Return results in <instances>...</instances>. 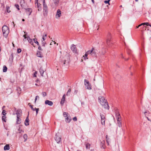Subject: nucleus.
Masks as SVG:
<instances>
[{"instance_id":"obj_9","label":"nucleus","mask_w":151,"mask_h":151,"mask_svg":"<svg viewBox=\"0 0 151 151\" xmlns=\"http://www.w3.org/2000/svg\"><path fill=\"white\" fill-rule=\"evenodd\" d=\"M99 101L100 104L101 102L104 103L107 101L105 99L104 97L102 96H100L99 97Z\"/></svg>"},{"instance_id":"obj_47","label":"nucleus","mask_w":151,"mask_h":151,"mask_svg":"<svg viewBox=\"0 0 151 151\" xmlns=\"http://www.w3.org/2000/svg\"><path fill=\"white\" fill-rule=\"evenodd\" d=\"M46 44V42L45 41H42V45L43 46H45V44Z\"/></svg>"},{"instance_id":"obj_22","label":"nucleus","mask_w":151,"mask_h":151,"mask_svg":"<svg viewBox=\"0 0 151 151\" xmlns=\"http://www.w3.org/2000/svg\"><path fill=\"white\" fill-rule=\"evenodd\" d=\"M18 133H19V134L20 137H21L22 136V133H23L24 132V131L22 130L21 129H20V127L18 129Z\"/></svg>"},{"instance_id":"obj_56","label":"nucleus","mask_w":151,"mask_h":151,"mask_svg":"<svg viewBox=\"0 0 151 151\" xmlns=\"http://www.w3.org/2000/svg\"><path fill=\"white\" fill-rule=\"evenodd\" d=\"M65 94H64L62 98L65 99Z\"/></svg>"},{"instance_id":"obj_41","label":"nucleus","mask_w":151,"mask_h":151,"mask_svg":"<svg viewBox=\"0 0 151 151\" xmlns=\"http://www.w3.org/2000/svg\"><path fill=\"white\" fill-rule=\"evenodd\" d=\"M65 99L63 98H62L61 101L60 102V103L61 104H64V101H65Z\"/></svg>"},{"instance_id":"obj_45","label":"nucleus","mask_w":151,"mask_h":151,"mask_svg":"<svg viewBox=\"0 0 151 151\" xmlns=\"http://www.w3.org/2000/svg\"><path fill=\"white\" fill-rule=\"evenodd\" d=\"M2 114L3 115H5L6 114V111L4 110H3L2 112Z\"/></svg>"},{"instance_id":"obj_8","label":"nucleus","mask_w":151,"mask_h":151,"mask_svg":"<svg viewBox=\"0 0 151 151\" xmlns=\"http://www.w3.org/2000/svg\"><path fill=\"white\" fill-rule=\"evenodd\" d=\"M58 4L59 1L58 0H54L53 3L51 5V6L53 8H55L58 5Z\"/></svg>"},{"instance_id":"obj_35","label":"nucleus","mask_w":151,"mask_h":151,"mask_svg":"<svg viewBox=\"0 0 151 151\" xmlns=\"http://www.w3.org/2000/svg\"><path fill=\"white\" fill-rule=\"evenodd\" d=\"M33 111H36V114L37 115L38 114V111L39 110V108H34V110H32Z\"/></svg>"},{"instance_id":"obj_5","label":"nucleus","mask_w":151,"mask_h":151,"mask_svg":"<svg viewBox=\"0 0 151 151\" xmlns=\"http://www.w3.org/2000/svg\"><path fill=\"white\" fill-rule=\"evenodd\" d=\"M84 84L85 86V87L86 89L89 90H90L91 89V86L89 82L86 79H85L84 80Z\"/></svg>"},{"instance_id":"obj_34","label":"nucleus","mask_w":151,"mask_h":151,"mask_svg":"<svg viewBox=\"0 0 151 151\" xmlns=\"http://www.w3.org/2000/svg\"><path fill=\"white\" fill-rule=\"evenodd\" d=\"M86 147L87 149H89L90 148V145L88 143H87L86 144Z\"/></svg>"},{"instance_id":"obj_40","label":"nucleus","mask_w":151,"mask_h":151,"mask_svg":"<svg viewBox=\"0 0 151 151\" xmlns=\"http://www.w3.org/2000/svg\"><path fill=\"white\" fill-rule=\"evenodd\" d=\"M101 124L102 125H105V119H101Z\"/></svg>"},{"instance_id":"obj_4","label":"nucleus","mask_w":151,"mask_h":151,"mask_svg":"<svg viewBox=\"0 0 151 151\" xmlns=\"http://www.w3.org/2000/svg\"><path fill=\"white\" fill-rule=\"evenodd\" d=\"M88 52L91 56L94 57H96V50L94 48H92L91 50L88 51Z\"/></svg>"},{"instance_id":"obj_15","label":"nucleus","mask_w":151,"mask_h":151,"mask_svg":"<svg viewBox=\"0 0 151 151\" xmlns=\"http://www.w3.org/2000/svg\"><path fill=\"white\" fill-rule=\"evenodd\" d=\"M45 104L48 105L49 106H51L53 105V102L51 101L48 100H46L45 102Z\"/></svg>"},{"instance_id":"obj_6","label":"nucleus","mask_w":151,"mask_h":151,"mask_svg":"<svg viewBox=\"0 0 151 151\" xmlns=\"http://www.w3.org/2000/svg\"><path fill=\"white\" fill-rule=\"evenodd\" d=\"M55 139L58 143H59L61 141V136L59 133H57L56 134Z\"/></svg>"},{"instance_id":"obj_62","label":"nucleus","mask_w":151,"mask_h":151,"mask_svg":"<svg viewBox=\"0 0 151 151\" xmlns=\"http://www.w3.org/2000/svg\"><path fill=\"white\" fill-rule=\"evenodd\" d=\"M12 45H13V46L14 47V44L13 43H12Z\"/></svg>"},{"instance_id":"obj_2","label":"nucleus","mask_w":151,"mask_h":151,"mask_svg":"<svg viewBox=\"0 0 151 151\" xmlns=\"http://www.w3.org/2000/svg\"><path fill=\"white\" fill-rule=\"evenodd\" d=\"M116 118L118 125L119 127H121L122 126L121 122V116L118 112L117 111L116 113Z\"/></svg>"},{"instance_id":"obj_21","label":"nucleus","mask_w":151,"mask_h":151,"mask_svg":"<svg viewBox=\"0 0 151 151\" xmlns=\"http://www.w3.org/2000/svg\"><path fill=\"white\" fill-rule=\"evenodd\" d=\"M27 39L29 42L32 45H33V42L32 41V40L29 37H27Z\"/></svg>"},{"instance_id":"obj_7","label":"nucleus","mask_w":151,"mask_h":151,"mask_svg":"<svg viewBox=\"0 0 151 151\" xmlns=\"http://www.w3.org/2000/svg\"><path fill=\"white\" fill-rule=\"evenodd\" d=\"M101 104L105 109H109V106L107 101L104 103H103V102H101Z\"/></svg>"},{"instance_id":"obj_13","label":"nucleus","mask_w":151,"mask_h":151,"mask_svg":"<svg viewBox=\"0 0 151 151\" xmlns=\"http://www.w3.org/2000/svg\"><path fill=\"white\" fill-rule=\"evenodd\" d=\"M69 62V59L68 58L67 60H65L63 63V66L65 67V65H68Z\"/></svg>"},{"instance_id":"obj_54","label":"nucleus","mask_w":151,"mask_h":151,"mask_svg":"<svg viewBox=\"0 0 151 151\" xmlns=\"http://www.w3.org/2000/svg\"><path fill=\"white\" fill-rule=\"evenodd\" d=\"M29 106L31 108V109H32V110H34V108L33 107V106L31 105H29Z\"/></svg>"},{"instance_id":"obj_52","label":"nucleus","mask_w":151,"mask_h":151,"mask_svg":"<svg viewBox=\"0 0 151 151\" xmlns=\"http://www.w3.org/2000/svg\"><path fill=\"white\" fill-rule=\"evenodd\" d=\"M38 0H35V5H36V4H38Z\"/></svg>"},{"instance_id":"obj_63","label":"nucleus","mask_w":151,"mask_h":151,"mask_svg":"<svg viewBox=\"0 0 151 151\" xmlns=\"http://www.w3.org/2000/svg\"><path fill=\"white\" fill-rule=\"evenodd\" d=\"M22 21H24V19H22Z\"/></svg>"},{"instance_id":"obj_33","label":"nucleus","mask_w":151,"mask_h":151,"mask_svg":"<svg viewBox=\"0 0 151 151\" xmlns=\"http://www.w3.org/2000/svg\"><path fill=\"white\" fill-rule=\"evenodd\" d=\"M106 138L107 144L108 145H109V142H110V139L109 138H108L107 135L106 136Z\"/></svg>"},{"instance_id":"obj_20","label":"nucleus","mask_w":151,"mask_h":151,"mask_svg":"<svg viewBox=\"0 0 151 151\" xmlns=\"http://www.w3.org/2000/svg\"><path fill=\"white\" fill-rule=\"evenodd\" d=\"M88 55H89L88 51H87L84 55H83V59L84 60H86L87 59H88L87 58V56Z\"/></svg>"},{"instance_id":"obj_23","label":"nucleus","mask_w":151,"mask_h":151,"mask_svg":"<svg viewBox=\"0 0 151 151\" xmlns=\"http://www.w3.org/2000/svg\"><path fill=\"white\" fill-rule=\"evenodd\" d=\"M25 3L24 0H21L20 1V5L22 7H24Z\"/></svg>"},{"instance_id":"obj_44","label":"nucleus","mask_w":151,"mask_h":151,"mask_svg":"<svg viewBox=\"0 0 151 151\" xmlns=\"http://www.w3.org/2000/svg\"><path fill=\"white\" fill-rule=\"evenodd\" d=\"M42 94L43 97H45L47 95V93L45 92H43L42 93Z\"/></svg>"},{"instance_id":"obj_24","label":"nucleus","mask_w":151,"mask_h":151,"mask_svg":"<svg viewBox=\"0 0 151 151\" xmlns=\"http://www.w3.org/2000/svg\"><path fill=\"white\" fill-rule=\"evenodd\" d=\"M37 7L38 8V11H40L42 10V7L41 4L40 3L37 4Z\"/></svg>"},{"instance_id":"obj_17","label":"nucleus","mask_w":151,"mask_h":151,"mask_svg":"<svg viewBox=\"0 0 151 151\" xmlns=\"http://www.w3.org/2000/svg\"><path fill=\"white\" fill-rule=\"evenodd\" d=\"M13 53H12L10 55L9 59V61L11 63H12L13 62Z\"/></svg>"},{"instance_id":"obj_48","label":"nucleus","mask_w":151,"mask_h":151,"mask_svg":"<svg viewBox=\"0 0 151 151\" xmlns=\"http://www.w3.org/2000/svg\"><path fill=\"white\" fill-rule=\"evenodd\" d=\"M37 99H39V97L38 96H36V97H35V103H36V101Z\"/></svg>"},{"instance_id":"obj_55","label":"nucleus","mask_w":151,"mask_h":151,"mask_svg":"<svg viewBox=\"0 0 151 151\" xmlns=\"http://www.w3.org/2000/svg\"><path fill=\"white\" fill-rule=\"evenodd\" d=\"M42 39V41H44L45 39L44 38V35H43V36Z\"/></svg>"},{"instance_id":"obj_46","label":"nucleus","mask_w":151,"mask_h":151,"mask_svg":"<svg viewBox=\"0 0 151 151\" xmlns=\"http://www.w3.org/2000/svg\"><path fill=\"white\" fill-rule=\"evenodd\" d=\"M15 6L16 7L18 10H19V5H18V4H15Z\"/></svg>"},{"instance_id":"obj_36","label":"nucleus","mask_w":151,"mask_h":151,"mask_svg":"<svg viewBox=\"0 0 151 151\" xmlns=\"http://www.w3.org/2000/svg\"><path fill=\"white\" fill-rule=\"evenodd\" d=\"M33 41L34 42L36 43L37 45H39V43L38 41H37V39L36 38H35L33 39Z\"/></svg>"},{"instance_id":"obj_26","label":"nucleus","mask_w":151,"mask_h":151,"mask_svg":"<svg viewBox=\"0 0 151 151\" xmlns=\"http://www.w3.org/2000/svg\"><path fill=\"white\" fill-rule=\"evenodd\" d=\"M9 149L10 147L9 145H6L4 147V150H9Z\"/></svg>"},{"instance_id":"obj_38","label":"nucleus","mask_w":151,"mask_h":151,"mask_svg":"<svg viewBox=\"0 0 151 151\" xmlns=\"http://www.w3.org/2000/svg\"><path fill=\"white\" fill-rule=\"evenodd\" d=\"M71 89L70 88L69 89L66 93V95L67 96L69 95L70 93L71 92Z\"/></svg>"},{"instance_id":"obj_1","label":"nucleus","mask_w":151,"mask_h":151,"mask_svg":"<svg viewBox=\"0 0 151 151\" xmlns=\"http://www.w3.org/2000/svg\"><path fill=\"white\" fill-rule=\"evenodd\" d=\"M2 31L4 36L6 37L9 32V28L6 25H4L2 27Z\"/></svg>"},{"instance_id":"obj_25","label":"nucleus","mask_w":151,"mask_h":151,"mask_svg":"<svg viewBox=\"0 0 151 151\" xmlns=\"http://www.w3.org/2000/svg\"><path fill=\"white\" fill-rule=\"evenodd\" d=\"M149 23L148 22H145L141 23V24L139 25L138 26L136 27V28H138L139 27H140L142 25H148Z\"/></svg>"},{"instance_id":"obj_43","label":"nucleus","mask_w":151,"mask_h":151,"mask_svg":"<svg viewBox=\"0 0 151 151\" xmlns=\"http://www.w3.org/2000/svg\"><path fill=\"white\" fill-rule=\"evenodd\" d=\"M110 0H108L107 1H104V2L106 4H108L109 5L110 4L109 3V1Z\"/></svg>"},{"instance_id":"obj_42","label":"nucleus","mask_w":151,"mask_h":151,"mask_svg":"<svg viewBox=\"0 0 151 151\" xmlns=\"http://www.w3.org/2000/svg\"><path fill=\"white\" fill-rule=\"evenodd\" d=\"M100 116L101 117V119H105V117L104 115L102 114L101 115V114Z\"/></svg>"},{"instance_id":"obj_51","label":"nucleus","mask_w":151,"mask_h":151,"mask_svg":"<svg viewBox=\"0 0 151 151\" xmlns=\"http://www.w3.org/2000/svg\"><path fill=\"white\" fill-rule=\"evenodd\" d=\"M37 72L36 71L34 73L33 76L34 77H36L37 76Z\"/></svg>"},{"instance_id":"obj_49","label":"nucleus","mask_w":151,"mask_h":151,"mask_svg":"<svg viewBox=\"0 0 151 151\" xmlns=\"http://www.w3.org/2000/svg\"><path fill=\"white\" fill-rule=\"evenodd\" d=\"M21 50L20 49H18L17 50V52L18 53H19L21 52Z\"/></svg>"},{"instance_id":"obj_64","label":"nucleus","mask_w":151,"mask_h":151,"mask_svg":"<svg viewBox=\"0 0 151 151\" xmlns=\"http://www.w3.org/2000/svg\"><path fill=\"white\" fill-rule=\"evenodd\" d=\"M77 151H81V150H77Z\"/></svg>"},{"instance_id":"obj_61","label":"nucleus","mask_w":151,"mask_h":151,"mask_svg":"<svg viewBox=\"0 0 151 151\" xmlns=\"http://www.w3.org/2000/svg\"><path fill=\"white\" fill-rule=\"evenodd\" d=\"M44 37H46L47 36V35L46 34H45L44 35Z\"/></svg>"},{"instance_id":"obj_29","label":"nucleus","mask_w":151,"mask_h":151,"mask_svg":"<svg viewBox=\"0 0 151 151\" xmlns=\"http://www.w3.org/2000/svg\"><path fill=\"white\" fill-rule=\"evenodd\" d=\"M39 71L41 75L42 76H43V74L44 72V71L43 70L42 68V67H41L39 70Z\"/></svg>"},{"instance_id":"obj_16","label":"nucleus","mask_w":151,"mask_h":151,"mask_svg":"<svg viewBox=\"0 0 151 151\" xmlns=\"http://www.w3.org/2000/svg\"><path fill=\"white\" fill-rule=\"evenodd\" d=\"M25 9L26 10V12L28 14V15H30L32 12V9L31 8Z\"/></svg>"},{"instance_id":"obj_32","label":"nucleus","mask_w":151,"mask_h":151,"mask_svg":"<svg viewBox=\"0 0 151 151\" xmlns=\"http://www.w3.org/2000/svg\"><path fill=\"white\" fill-rule=\"evenodd\" d=\"M7 68L5 65H4L3 67V72H6L7 71Z\"/></svg>"},{"instance_id":"obj_31","label":"nucleus","mask_w":151,"mask_h":151,"mask_svg":"<svg viewBox=\"0 0 151 151\" xmlns=\"http://www.w3.org/2000/svg\"><path fill=\"white\" fill-rule=\"evenodd\" d=\"M27 138H28V136H27V135L26 134H24L23 135V138L24 139V142H26L27 141Z\"/></svg>"},{"instance_id":"obj_30","label":"nucleus","mask_w":151,"mask_h":151,"mask_svg":"<svg viewBox=\"0 0 151 151\" xmlns=\"http://www.w3.org/2000/svg\"><path fill=\"white\" fill-rule=\"evenodd\" d=\"M17 91L18 93V94L19 95L21 93V88L19 87H17Z\"/></svg>"},{"instance_id":"obj_27","label":"nucleus","mask_w":151,"mask_h":151,"mask_svg":"<svg viewBox=\"0 0 151 151\" xmlns=\"http://www.w3.org/2000/svg\"><path fill=\"white\" fill-rule=\"evenodd\" d=\"M37 56L39 57L42 58V55L41 53L39 51H37Z\"/></svg>"},{"instance_id":"obj_58","label":"nucleus","mask_w":151,"mask_h":151,"mask_svg":"<svg viewBox=\"0 0 151 151\" xmlns=\"http://www.w3.org/2000/svg\"><path fill=\"white\" fill-rule=\"evenodd\" d=\"M23 37H24V38L25 39H26V38H27V37H26V35H23Z\"/></svg>"},{"instance_id":"obj_60","label":"nucleus","mask_w":151,"mask_h":151,"mask_svg":"<svg viewBox=\"0 0 151 151\" xmlns=\"http://www.w3.org/2000/svg\"><path fill=\"white\" fill-rule=\"evenodd\" d=\"M147 25V26H150V27H151V25L149 23V24L148 25Z\"/></svg>"},{"instance_id":"obj_53","label":"nucleus","mask_w":151,"mask_h":151,"mask_svg":"<svg viewBox=\"0 0 151 151\" xmlns=\"http://www.w3.org/2000/svg\"><path fill=\"white\" fill-rule=\"evenodd\" d=\"M38 49L40 50H42V49L41 48V47L40 46H39L38 47Z\"/></svg>"},{"instance_id":"obj_10","label":"nucleus","mask_w":151,"mask_h":151,"mask_svg":"<svg viewBox=\"0 0 151 151\" xmlns=\"http://www.w3.org/2000/svg\"><path fill=\"white\" fill-rule=\"evenodd\" d=\"M61 16V12L60 9H58L57 11V12L55 15V17L56 18L58 19Z\"/></svg>"},{"instance_id":"obj_59","label":"nucleus","mask_w":151,"mask_h":151,"mask_svg":"<svg viewBox=\"0 0 151 151\" xmlns=\"http://www.w3.org/2000/svg\"><path fill=\"white\" fill-rule=\"evenodd\" d=\"M91 1L93 3H94V0H91Z\"/></svg>"},{"instance_id":"obj_3","label":"nucleus","mask_w":151,"mask_h":151,"mask_svg":"<svg viewBox=\"0 0 151 151\" xmlns=\"http://www.w3.org/2000/svg\"><path fill=\"white\" fill-rule=\"evenodd\" d=\"M43 6V14L44 16L46 15L47 14L48 10V8L47 5L45 3V0H42Z\"/></svg>"},{"instance_id":"obj_57","label":"nucleus","mask_w":151,"mask_h":151,"mask_svg":"<svg viewBox=\"0 0 151 151\" xmlns=\"http://www.w3.org/2000/svg\"><path fill=\"white\" fill-rule=\"evenodd\" d=\"M146 118L148 121H150L151 122V119H149L147 117H146Z\"/></svg>"},{"instance_id":"obj_28","label":"nucleus","mask_w":151,"mask_h":151,"mask_svg":"<svg viewBox=\"0 0 151 151\" xmlns=\"http://www.w3.org/2000/svg\"><path fill=\"white\" fill-rule=\"evenodd\" d=\"M17 119L16 122L17 124H20L21 122V119L20 118V117H17Z\"/></svg>"},{"instance_id":"obj_14","label":"nucleus","mask_w":151,"mask_h":151,"mask_svg":"<svg viewBox=\"0 0 151 151\" xmlns=\"http://www.w3.org/2000/svg\"><path fill=\"white\" fill-rule=\"evenodd\" d=\"M22 111L21 110H17L16 114L17 115V117H20L21 116Z\"/></svg>"},{"instance_id":"obj_11","label":"nucleus","mask_w":151,"mask_h":151,"mask_svg":"<svg viewBox=\"0 0 151 151\" xmlns=\"http://www.w3.org/2000/svg\"><path fill=\"white\" fill-rule=\"evenodd\" d=\"M111 39V35L110 33H109L107 35V39L106 42L107 45H109L110 43V42Z\"/></svg>"},{"instance_id":"obj_18","label":"nucleus","mask_w":151,"mask_h":151,"mask_svg":"<svg viewBox=\"0 0 151 151\" xmlns=\"http://www.w3.org/2000/svg\"><path fill=\"white\" fill-rule=\"evenodd\" d=\"M29 120L28 118V116L26 118L24 122V124L26 126H28L29 125Z\"/></svg>"},{"instance_id":"obj_39","label":"nucleus","mask_w":151,"mask_h":151,"mask_svg":"<svg viewBox=\"0 0 151 151\" xmlns=\"http://www.w3.org/2000/svg\"><path fill=\"white\" fill-rule=\"evenodd\" d=\"M6 118V116L5 115H3L2 116V119L3 121H4V122H6V120H5V119Z\"/></svg>"},{"instance_id":"obj_50","label":"nucleus","mask_w":151,"mask_h":151,"mask_svg":"<svg viewBox=\"0 0 151 151\" xmlns=\"http://www.w3.org/2000/svg\"><path fill=\"white\" fill-rule=\"evenodd\" d=\"M73 119V120H74V121H77V118L76 117H74Z\"/></svg>"},{"instance_id":"obj_12","label":"nucleus","mask_w":151,"mask_h":151,"mask_svg":"<svg viewBox=\"0 0 151 151\" xmlns=\"http://www.w3.org/2000/svg\"><path fill=\"white\" fill-rule=\"evenodd\" d=\"M71 49L72 51L74 53H76L77 52V49L76 46L73 44L71 47Z\"/></svg>"},{"instance_id":"obj_37","label":"nucleus","mask_w":151,"mask_h":151,"mask_svg":"<svg viewBox=\"0 0 151 151\" xmlns=\"http://www.w3.org/2000/svg\"><path fill=\"white\" fill-rule=\"evenodd\" d=\"M68 113L66 112H64L63 113V115L64 117H66L67 116H68Z\"/></svg>"},{"instance_id":"obj_19","label":"nucleus","mask_w":151,"mask_h":151,"mask_svg":"<svg viewBox=\"0 0 151 151\" xmlns=\"http://www.w3.org/2000/svg\"><path fill=\"white\" fill-rule=\"evenodd\" d=\"M71 120V119L69 115L65 118V121L67 123H69Z\"/></svg>"}]
</instances>
